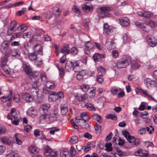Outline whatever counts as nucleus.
I'll use <instances>...</instances> for the list:
<instances>
[{
  "mask_svg": "<svg viewBox=\"0 0 157 157\" xmlns=\"http://www.w3.org/2000/svg\"><path fill=\"white\" fill-rule=\"evenodd\" d=\"M105 147V150L108 152H110L112 150V144L111 143L106 144Z\"/></svg>",
  "mask_w": 157,
  "mask_h": 157,
  "instance_id": "nucleus-52",
  "label": "nucleus"
},
{
  "mask_svg": "<svg viewBox=\"0 0 157 157\" xmlns=\"http://www.w3.org/2000/svg\"><path fill=\"white\" fill-rule=\"evenodd\" d=\"M19 154L15 152H12L7 154L6 157H18Z\"/></svg>",
  "mask_w": 157,
  "mask_h": 157,
  "instance_id": "nucleus-55",
  "label": "nucleus"
},
{
  "mask_svg": "<svg viewBox=\"0 0 157 157\" xmlns=\"http://www.w3.org/2000/svg\"><path fill=\"white\" fill-rule=\"evenodd\" d=\"M29 151L30 153L34 154L38 153L39 152L40 149L36 146L32 145L29 147Z\"/></svg>",
  "mask_w": 157,
  "mask_h": 157,
  "instance_id": "nucleus-28",
  "label": "nucleus"
},
{
  "mask_svg": "<svg viewBox=\"0 0 157 157\" xmlns=\"http://www.w3.org/2000/svg\"><path fill=\"white\" fill-rule=\"evenodd\" d=\"M144 83L147 88L149 87L152 85H155V81L152 80L151 79L147 78L145 79Z\"/></svg>",
  "mask_w": 157,
  "mask_h": 157,
  "instance_id": "nucleus-22",
  "label": "nucleus"
},
{
  "mask_svg": "<svg viewBox=\"0 0 157 157\" xmlns=\"http://www.w3.org/2000/svg\"><path fill=\"white\" fill-rule=\"evenodd\" d=\"M20 134L17 133H16L13 137L15 143L19 145H21L22 144V141L20 139Z\"/></svg>",
  "mask_w": 157,
  "mask_h": 157,
  "instance_id": "nucleus-23",
  "label": "nucleus"
},
{
  "mask_svg": "<svg viewBox=\"0 0 157 157\" xmlns=\"http://www.w3.org/2000/svg\"><path fill=\"white\" fill-rule=\"evenodd\" d=\"M129 142L132 143L134 144L137 145L140 143V140L139 139H135L133 136L131 137V140Z\"/></svg>",
  "mask_w": 157,
  "mask_h": 157,
  "instance_id": "nucleus-41",
  "label": "nucleus"
},
{
  "mask_svg": "<svg viewBox=\"0 0 157 157\" xmlns=\"http://www.w3.org/2000/svg\"><path fill=\"white\" fill-rule=\"evenodd\" d=\"M120 90L121 89L120 88L114 87L111 89V92L113 95H117L118 92L120 91Z\"/></svg>",
  "mask_w": 157,
  "mask_h": 157,
  "instance_id": "nucleus-47",
  "label": "nucleus"
},
{
  "mask_svg": "<svg viewBox=\"0 0 157 157\" xmlns=\"http://www.w3.org/2000/svg\"><path fill=\"white\" fill-rule=\"evenodd\" d=\"M148 152L142 149H140L136 151L135 155L136 156L141 157H147L148 155Z\"/></svg>",
  "mask_w": 157,
  "mask_h": 157,
  "instance_id": "nucleus-16",
  "label": "nucleus"
},
{
  "mask_svg": "<svg viewBox=\"0 0 157 157\" xmlns=\"http://www.w3.org/2000/svg\"><path fill=\"white\" fill-rule=\"evenodd\" d=\"M10 46V43L6 41H5L2 42L0 46V50L1 52L5 54L8 51Z\"/></svg>",
  "mask_w": 157,
  "mask_h": 157,
  "instance_id": "nucleus-12",
  "label": "nucleus"
},
{
  "mask_svg": "<svg viewBox=\"0 0 157 157\" xmlns=\"http://www.w3.org/2000/svg\"><path fill=\"white\" fill-rule=\"evenodd\" d=\"M23 99L26 102L31 103L33 101L35 98V96H32L28 93H24L21 95Z\"/></svg>",
  "mask_w": 157,
  "mask_h": 157,
  "instance_id": "nucleus-10",
  "label": "nucleus"
},
{
  "mask_svg": "<svg viewBox=\"0 0 157 157\" xmlns=\"http://www.w3.org/2000/svg\"><path fill=\"white\" fill-rule=\"evenodd\" d=\"M12 94V91H10L9 94H8L7 96H4L1 98V101L3 102H7V106H10L12 100L11 98Z\"/></svg>",
  "mask_w": 157,
  "mask_h": 157,
  "instance_id": "nucleus-14",
  "label": "nucleus"
},
{
  "mask_svg": "<svg viewBox=\"0 0 157 157\" xmlns=\"http://www.w3.org/2000/svg\"><path fill=\"white\" fill-rule=\"evenodd\" d=\"M93 58L94 60L96 63L100 61L101 60V57L98 53H95L93 56Z\"/></svg>",
  "mask_w": 157,
  "mask_h": 157,
  "instance_id": "nucleus-37",
  "label": "nucleus"
},
{
  "mask_svg": "<svg viewBox=\"0 0 157 157\" xmlns=\"http://www.w3.org/2000/svg\"><path fill=\"white\" fill-rule=\"evenodd\" d=\"M120 24L122 27H126L130 24L129 19L126 17H121L119 19Z\"/></svg>",
  "mask_w": 157,
  "mask_h": 157,
  "instance_id": "nucleus-15",
  "label": "nucleus"
},
{
  "mask_svg": "<svg viewBox=\"0 0 157 157\" xmlns=\"http://www.w3.org/2000/svg\"><path fill=\"white\" fill-rule=\"evenodd\" d=\"M92 118L94 120L97 121L99 122H101V116L96 113L94 114L92 116Z\"/></svg>",
  "mask_w": 157,
  "mask_h": 157,
  "instance_id": "nucleus-49",
  "label": "nucleus"
},
{
  "mask_svg": "<svg viewBox=\"0 0 157 157\" xmlns=\"http://www.w3.org/2000/svg\"><path fill=\"white\" fill-rule=\"evenodd\" d=\"M40 78L44 82H46L47 80L46 73L44 72H42L40 74Z\"/></svg>",
  "mask_w": 157,
  "mask_h": 157,
  "instance_id": "nucleus-59",
  "label": "nucleus"
},
{
  "mask_svg": "<svg viewBox=\"0 0 157 157\" xmlns=\"http://www.w3.org/2000/svg\"><path fill=\"white\" fill-rule=\"evenodd\" d=\"M82 9L84 12L87 13L91 12L93 10V8L92 6H88L86 4L83 5Z\"/></svg>",
  "mask_w": 157,
  "mask_h": 157,
  "instance_id": "nucleus-26",
  "label": "nucleus"
},
{
  "mask_svg": "<svg viewBox=\"0 0 157 157\" xmlns=\"http://www.w3.org/2000/svg\"><path fill=\"white\" fill-rule=\"evenodd\" d=\"M27 113L30 116L34 117L37 115V110L33 107H31L27 111Z\"/></svg>",
  "mask_w": 157,
  "mask_h": 157,
  "instance_id": "nucleus-24",
  "label": "nucleus"
},
{
  "mask_svg": "<svg viewBox=\"0 0 157 157\" xmlns=\"http://www.w3.org/2000/svg\"><path fill=\"white\" fill-rule=\"evenodd\" d=\"M58 99V97L55 92H51L48 98L49 101L52 102L56 101Z\"/></svg>",
  "mask_w": 157,
  "mask_h": 157,
  "instance_id": "nucleus-20",
  "label": "nucleus"
},
{
  "mask_svg": "<svg viewBox=\"0 0 157 157\" xmlns=\"http://www.w3.org/2000/svg\"><path fill=\"white\" fill-rule=\"evenodd\" d=\"M37 55L34 52L29 53L28 56L29 59L32 61H35L37 58Z\"/></svg>",
  "mask_w": 157,
  "mask_h": 157,
  "instance_id": "nucleus-33",
  "label": "nucleus"
},
{
  "mask_svg": "<svg viewBox=\"0 0 157 157\" xmlns=\"http://www.w3.org/2000/svg\"><path fill=\"white\" fill-rule=\"evenodd\" d=\"M137 14L139 16L149 18L151 17L152 14L149 11H145L144 12H139Z\"/></svg>",
  "mask_w": 157,
  "mask_h": 157,
  "instance_id": "nucleus-21",
  "label": "nucleus"
},
{
  "mask_svg": "<svg viewBox=\"0 0 157 157\" xmlns=\"http://www.w3.org/2000/svg\"><path fill=\"white\" fill-rule=\"evenodd\" d=\"M106 117L108 119H110L113 120H115L117 119V116L114 114H110L107 115Z\"/></svg>",
  "mask_w": 157,
  "mask_h": 157,
  "instance_id": "nucleus-63",
  "label": "nucleus"
},
{
  "mask_svg": "<svg viewBox=\"0 0 157 157\" xmlns=\"http://www.w3.org/2000/svg\"><path fill=\"white\" fill-rule=\"evenodd\" d=\"M40 85V83L38 80L33 82L32 84V88L35 89L39 87Z\"/></svg>",
  "mask_w": 157,
  "mask_h": 157,
  "instance_id": "nucleus-46",
  "label": "nucleus"
},
{
  "mask_svg": "<svg viewBox=\"0 0 157 157\" xmlns=\"http://www.w3.org/2000/svg\"><path fill=\"white\" fill-rule=\"evenodd\" d=\"M86 107L87 109L90 110H95L94 105L91 103H87Z\"/></svg>",
  "mask_w": 157,
  "mask_h": 157,
  "instance_id": "nucleus-58",
  "label": "nucleus"
},
{
  "mask_svg": "<svg viewBox=\"0 0 157 157\" xmlns=\"http://www.w3.org/2000/svg\"><path fill=\"white\" fill-rule=\"evenodd\" d=\"M50 147L48 146H46L44 150V154L45 156H49L50 152L52 151Z\"/></svg>",
  "mask_w": 157,
  "mask_h": 157,
  "instance_id": "nucleus-53",
  "label": "nucleus"
},
{
  "mask_svg": "<svg viewBox=\"0 0 157 157\" xmlns=\"http://www.w3.org/2000/svg\"><path fill=\"white\" fill-rule=\"evenodd\" d=\"M17 25V23L15 21H13L10 22L8 28L7 33L8 35L11 36L12 35L15 31Z\"/></svg>",
  "mask_w": 157,
  "mask_h": 157,
  "instance_id": "nucleus-9",
  "label": "nucleus"
},
{
  "mask_svg": "<svg viewBox=\"0 0 157 157\" xmlns=\"http://www.w3.org/2000/svg\"><path fill=\"white\" fill-rule=\"evenodd\" d=\"M85 53L87 55L90 54V51L95 47L94 42L89 41L85 42Z\"/></svg>",
  "mask_w": 157,
  "mask_h": 157,
  "instance_id": "nucleus-11",
  "label": "nucleus"
},
{
  "mask_svg": "<svg viewBox=\"0 0 157 157\" xmlns=\"http://www.w3.org/2000/svg\"><path fill=\"white\" fill-rule=\"evenodd\" d=\"M70 52V48L68 45H66L63 47L61 52L65 54V55L68 54Z\"/></svg>",
  "mask_w": 157,
  "mask_h": 157,
  "instance_id": "nucleus-36",
  "label": "nucleus"
},
{
  "mask_svg": "<svg viewBox=\"0 0 157 157\" xmlns=\"http://www.w3.org/2000/svg\"><path fill=\"white\" fill-rule=\"evenodd\" d=\"M81 90L84 92L87 91L89 89V86L88 85L85 84H82L80 86Z\"/></svg>",
  "mask_w": 157,
  "mask_h": 157,
  "instance_id": "nucleus-45",
  "label": "nucleus"
},
{
  "mask_svg": "<svg viewBox=\"0 0 157 157\" xmlns=\"http://www.w3.org/2000/svg\"><path fill=\"white\" fill-rule=\"evenodd\" d=\"M131 63V58L128 56L119 60L116 63V66L119 69L126 68Z\"/></svg>",
  "mask_w": 157,
  "mask_h": 157,
  "instance_id": "nucleus-3",
  "label": "nucleus"
},
{
  "mask_svg": "<svg viewBox=\"0 0 157 157\" xmlns=\"http://www.w3.org/2000/svg\"><path fill=\"white\" fill-rule=\"evenodd\" d=\"M78 124L82 128H87L89 126V124L86 121H83V122L80 123Z\"/></svg>",
  "mask_w": 157,
  "mask_h": 157,
  "instance_id": "nucleus-50",
  "label": "nucleus"
},
{
  "mask_svg": "<svg viewBox=\"0 0 157 157\" xmlns=\"http://www.w3.org/2000/svg\"><path fill=\"white\" fill-rule=\"evenodd\" d=\"M23 67L26 74L29 75L31 78L32 79L33 78L36 77V75L33 73L28 63L25 62H23Z\"/></svg>",
  "mask_w": 157,
  "mask_h": 157,
  "instance_id": "nucleus-7",
  "label": "nucleus"
},
{
  "mask_svg": "<svg viewBox=\"0 0 157 157\" xmlns=\"http://www.w3.org/2000/svg\"><path fill=\"white\" fill-rule=\"evenodd\" d=\"M23 67L26 74L29 75L31 78L32 79L33 78L36 77V75L33 73L28 63L25 62H23Z\"/></svg>",
  "mask_w": 157,
  "mask_h": 157,
  "instance_id": "nucleus-6",
  "label": "nucleus"
},
{
  "mask_svg": "<svg viewBox=\"0 0 157 157\" xmlns=\"http://www.w3.org/2000/svg\"><path fill=\"white\" fill-rule=\"evenodd\" d=\"M116 47L115 44L114 40H112L110 43L108 47V48L109 50H111L114 48Z\"/></svg>",
  "mask_w": 157,
  "mask_h": 157,
  "instance_id": "nucleus-56",
  "label": "nucleus"
},
{
  "mask_svg": "<svg viewBox=\"0 0 157 157\" xmlns=\"http://www.w3.org/2000/svg\"><path fill=\"white\" fill-rule=\"evenodd\" d=\"M148 44L152 47L155 46L157 44V40L156 38L151 35H149L147 38Z\"/></svg>",
  "mask_w": 157,
  "mask_h": 157,
  "instance_id": "nucleus-13",
  "label": "nucleus"
},
{
  "mask_svg": "<svg viewBox=\"0 0 157 157\" xmlns=\"http://www.w3.org/2000/svg\"><path fill=\"white\" fill-rule=\"evenodd\" d=\"M72 9L73 11L75 13V15L78 17H81V16L82 14L79 9L77 6H73Z\"/></svg>",
  "mask_w": 157,
  "mask_h": 157,
  "instance_id": "nucleus-31",
  "label": "nucleus"
},
{
  "mask_svg": "<svg viewBox=\"0 0 157 157\" xmlns=\"http://www.w3.org/2000/svg\"><path fill=\"white\" fill-rule=\"evenodd\" d=\"M123 134L128 142H129L131 140V137L133 136H131L130 135L129 133L127 131H124L123 132Z\"/></svg>",
  "mask_w": 157,
  "mask_h": 157,
  "instance_id": "nucleus-51",
  "label": "nucleus"
},
{
  "mask_svg": "<svg viewBox=\"0 0 157 157\" xmlns=\"http://www.w3.org/2000/svg\"><path fill=\"white\" fill-rule=\"evenodd\" d=\"M18 113L16 111V109L15 108H12L10 111V113L8 114L7 118L8 119L12 120L14 119L13 121H11V123L13 124L17 125L19 124V118H18Z\"/></svg>",
  "mask_w": 157,
  "mask_h": 157,
  "instance_id": "nucleus-1",
  "label": "nucleus"
},
{
  "mask_svg": "<svg viewBox=\"0 0 157 157\" xmlns=\"http://www.w3.org/2000/svg\"><path fill=\"white\" fill-rule=\"evenodd\" d=\"M81 117L82 120L83 121L86 122L90 119L89 117L85 112H83L81 113Z\"/></svg>",
  "mask_w": 157,
  "mask_h": 157,
  "instance_id": "nucleus-39",
  "label": "nucleus"
},
{
  "mask_svg": "<svg viewBox=\"0 0 157 157\" xmlns=\"http://www.w3.org/2000/svg\"><path fill=\"white\" fill-rule=\"evenodd\" d=\"M10 54L16 58H19L21 56V52H18L16 49H14L10 51Z\"/></svg>",
  "mask_w": 157,
  "mask_h": 157,
  "instance_id": "nucleus-29",
  "label": "nucleus"
},
{
  "mask_svg": "<svg viewBox=\"0 0 157 157\" xmlns=\"http://www.w3.org/2000/svg\"><path fill=\"white\" fill-rule=\"evenodd\" d=\"M68 110V107L67 106H62L61 108V111L62 114L64 115H65Z\"/></svg>",
  "mask_w": 157,
  "mask_h": 157,
  "instance_id": "nucleus-54",
  "label": "nucleus"
},
{
  "mask_svg": "<svg viewBox=\"0 0 157 157\" xmlns=\"http://www.w3.org/2000/svg\"><path fill=\"white\" fill-rule=\"evenodd\" d=\"M78 52V49L75 47H73L71 50V53L74 55H76Z\"/></svg>",
  "mask_w": 157,
  "mask_h": 157,
  "instance_id": "nucleus-57",
  "label": "nucleus"
},
{
  "mask_svg": "<svg viewBox=\"0 0 157 157\" xmlns=\"http://www.w3.org/2000/svg\"><path fill=\"white\" fill-rule=\"evenodd\" d=\"M48 156H49V157H57V151H52L50 152Z\"/></svg>",
  "mask_w": 157,
  "mask_h": 157,
  "instance_id": "nucleus-64",
  "label": "nucleus"
},
{
  "mask_svg": "<svg viewBox=\"0 0 157 157\" xmlns=\"http://www.w3.org/2000/svg\"><path fill=\"white\" fill-rule=\"evenodd\" d=\"M111 10V8L109 7H101L98 10V12L99 13L98 16L99 18H103L110 16V14L108 13Z\"/></svg>",
  "mask_w": 157,
  "mask_h": 157,
  "instance_id": "nucleus-5",
  "label": "nucleus"
},
{
  "mask_svg": "<svg viewBox=\"0 0 157 157\" xmlns=\"http://www.w3.org/2000/svg\"><path fill=\"white\" fill-rule=\"evenodd\" d=\"M14 101L17 103H19L21 101L20 96L19 94H15L13 97Z\"/></svg>",
  "mask_w": 157,
  "mask_h": 157,
  "instance_id": "nucleus-60",
  "label": "nucleus"
},
{
  "mask_svg": "<svg viewBox=\"0 0 157 157\" xmlns=\"http://www.w3.org/2000/svg\"><path fill=\"white\" fill-rule=\"evenodd\" d=\"M43 47L41 45L37 44H36L34 47V52L36 54H40L42 55L43 54Z\"/></svg>",
  "mask_w": 157,
  "mask_h": 157,
  "instance_id": "nucleus-17",
  "label": "nucleus"
},
{
  "mask_svg": "<svg viewBox=\"0 0 157 157\" xmlns=\"http://www.w3.org/2000/svg\"><path fill=\"white\" fill-rule=\"evenodd\" d=\"M97 71L99 76H102L105 74V69L101 66H99L97 68Z\"/></svg>",
  "mask_w": 157,
  "mask_h": 157,
  "instance_id": "nucleus-34",
  "label": "nucleus"
},
{
  "mask_svg": "<svg viewBox=\"0 0 157 157\" xmlns=\"http://www.w3.org/2000/svg\"><path fill=\"white\" fill-rule=\"evenodd\" d=\"M9 54L7 53L2 57L0 60V66L4 70L5 73L7 74H10V69L7 65L8 61Z\"/></svg>",
  "mask_w": 157,
  "mask_h": 157,
  "instance_id": "nucleus-2",
  "label": "nucleus"
},
{
  "mask_svg": "<svg viewBox=\"0 0 157 157\" xmlns=\"http://www.w3.org/2000/svg\"><path fill=\"white\" fill-rule=\"evenodd\" d=\"M49 114H45L42 115L40 117V122H48Z\"/></svg>",
  "mask_w": 157,
  "mask_h": 157,
  "instance_id": "nucleus-30",
  "label": "nucleus"
},
{
  "mask_svg": "<svg viewBox=\"0 0 157 157\" xmlns=\"http://www.w3.org/2000/svg\"><path fill=\"white\" fill-rule=\"evenodd\" d=\"M10 139V138L4 136L0 139V141L4 144L10 145L11 143Z\"/></svg>",
  "mask_w": 157,
  "mask_h": 157,
  "instance_id": "nucleus-35",
  "label": "nucleus"
},
{
  "mask_svg": "<svg viewBox=\"0 0 157 157\" xmlns=\"http://www.w3.org/2000/svg\"><path fill=\"white\" fill-rule=\"evenodd\" d=\"M71 142L73 144L76 143L78 141V137L76 136H74L71 138Z\"/></svg>",
  "mask_w": 157,
  "mask_h": 157,
  "instance_id": "nucleus-61",
  "label": "nucleus"
},
{
  "mask_svg": "<svg viewBox=\"0 0 157 157\" xmlns=\"http://www.w3.org/2000/svg\"><path fill=\"white\" fill-rule=\"evenodd\" d=\"M131 67L132 69H137L139 68L141 66L140 62L137 61H132L131 62Z\"/></svg>",
  "mask_w": 157,
  "mask_h": 157,
  "instance_id": "nucleus-32",
  "label": "nucleus"
},
{
  "mask_svg": "<svg viewBox=\"0 0 157 157\" xmlns=\"http://www.w3.org/2000/svg\"><path fill=\"white\" fill-rule=\"evenodd\" d=\"M49 118V121L51 122L56 121L59 119V116L57 113H50Z\"/></svg>",
  "mask_w": 157,
  "mask_h": 157,
  "instance_id": "nucleus-19",
  "label": "nucleus"
},
{
  "mask_svg": "<svg viewBox=\"0 0 157 157\" xmlns=\"http://www.w3.org/2000/svg\"><path fill=\"white\" fill-rule=\"evenodd\" d=\"M53 11L56 17L59 16L61 13L60 10L57 7H54Z\"/></svg>",
  "mask_w": 157,
  "mask_h": 157,
  "instance_id": "nucleus-43",
  "label": "nucleus"
},
{
  "mask_svg": "<svg viewBox=\"0 0 157 157\" xmlns=\"http://www.w3.org/2000/svg\"><path fill=\"white\" fill-rule=\"evenodd\" d=\"M88 98L87 95L84 94L83 95H80L78 98V100L79 101H84Z\"/></svg>",
  "mask_w": 157,
  "mask_h": 157,
  "instance_id": "nucleus-48",
  "label": "nucleus"
},
{
  "mask_svg": "<svg viewBox=\"0 0 157 157\" xmlns=\"http://www.w3.org/2000/svg\"><path fill=\"white\" fill-rule=\"evenodd\" d=\"M138 133L140 135H143L146 132V129L145 128H142L138 130Z\"/></svg>",
  "mask_w": 157,
  "mask_h": 157,
  "instance_id": "nucleus-62",
  "label": "nucleus"
},
{
  "mask_svg": "<svg viewBox=\"0 0 157 157\" xmlns=\"http://www.w3.org/2000/svg\"><path fill=\"white\" fill-rule=\"evenodd\" d=\"M23 67L26 74L29 75L31 78L32 79L33 78L36 77V75L33 73L28 63L25 62H23Z\"/></svg>",
  "mask_w": 157,
  "mask_h": 157,
  "instance_id": "nucleus-8",
  "label": "nucleus"
},
{
  "mask_svg": "<svg viewBox=\"0 0 157 157\" xmlns=\"http://www.w3.org/2000/svg\"><path fill=\"white\" fill-rule=\"evenodd\" d=\"M50 107V105L49 104L44 105H42L40 108V111L42 110L44 112H47Z\"/></svg>",
  "mask_w": 157,
  "mask_h": 157,
  "instance_id": "nucleus-42",
  "label": "nucleus"
},
{
  "mask_svg": "<svg viewBox=\"0 0 157 157\" xmlns=\"http://www.w3.org/2000/svg\"><path fill=\"white\" fill-rule=\"evenodd\" d=\"M46 87L50 89H53L55 88V83L50 81H47L45 84Z\"/></svg>",
  "mask_w": 157,
  "mask_h": 157,
  "instance_id": "nucleus-40",
  "label": "nucleus"
},
{
  "mask_svg": "<svg viewBox=\"0 0 157 157\" xmlns=\"http://www.w3.org/2000/svg\"><path fill=\"white\" fill-rule=\"evenodd\" d=\"M135 25L139 28L142 29L143 30L146 32H148L150 31L149 26L151 27H154L155 25V23L151 21H150L147 24H143L138 22L135 23Z\"/></svg>",
  "mask_w": 157,
  "mask_h": 157,
  "instance_id": "nucleus-4",
  "label": "nucleus"
},
{
  "mask_svg": "<svg viewBox=\"0 0 157 157\" xmlns=\"http://www.w3.org/2000/svg\"><path fill=\"white\" fill-rule=\"evenodd\" d=\"M141 94L145 97H148L153 100L155 101V99L150 95L147 91L143 90Z\"/></svg>",
  "mask_w": 157,
  "mask_h": 157,
  "instance_id": "nucleus-44",
  "label": "nucleus"
},
{
  "mask_svg": "<svg viewBox=\"0 0 157 157\" xmlns=\"http://www.w3.org/2000/svg\"><path fill=\"white\" fill-rule=\"evenodd\" d=\"M83 62L81 60H79L73 63V70L75 72L77 71L78 69L82 66Z\"/></svg>",
  "mask_w": 157,
  "mask_h": 157,
  "instance_id": "nucleus-18",
  "label": "nucleus"
},
{
  "mask_svg": "<svg viewBox=\"0 0 157 157\" xmlns=\"http://www.w3.org/2000/svg\"><path fill=\"white\" fill-rule=\"evenodd\" d=\"M65 67L67 71L69 70L72 67L73 68V63L70 61H67L66 63Z\"/></svg>",
  "mask_w": 157,
  "mask_h": 157,
  "instance_id": "nucleus-38",
  "label": "nucleus"
},
{
  "mask_svg": "<svg viewBox=\"0 0 157 157\" xmlns=\"http://www.w3.org/2000/svg\"><path fill=\"white\" fill-rule=\"evenodd\" d=\"M86 71L85 70H83L79 72L77 75L76 78L78 80H82L83 76H84L86 74Z\"/></svg>",
  "mask_w": 157,
  "mask_h": 157,
  "instance_id": "nucleus-27",
  "label": "nucleus"
},
{
  "mask_svg": "<svg viewBox=\"0 0 157 157\" xmlns=\"http://www.w3.org/2000/svg\"><path fill=\"white\" fill-rule=\"evenodd\" d=\"M103 31L104 33L109 34L112 31V27L107 24L105 23L104 25Z\"/></svg>",
  "mask_w": 157,
  "mask_h": 157,
  "instance_id": "nucleus-25",
  "label": "nucleus"
}]
</instances>
